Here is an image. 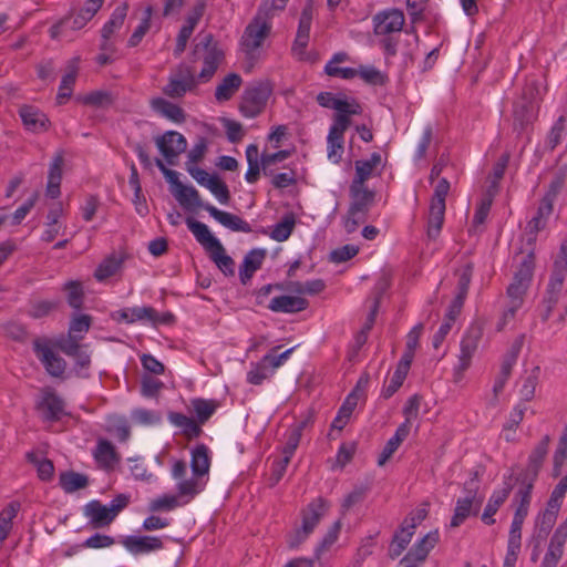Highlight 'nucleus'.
Here are the masks:
<instances>
[{
    "mask_svg": "<svg viewBox=\"0 0 567 567\" xmlns=\"http://www.w3.org/2000/svg\"><path fill=\"white\" fill-rule=\"evenodd\" d=\"M329 508V504L322 497H318L310 502L302 512V525L297 529L290 539V547L299 546L316 528L320 519L324 516Z\"/></svg>",
    "mask_w": 567,
    "mask_h": 567,
    "instance_id": "9d476101",
    "label": "nucleus"
},
{
    "mask_svg": "<svg viewBox=\"0 0 567 567\" xmlns=\"http://www.w3.org/2000/svg\"><path fill=\"white\" fill-rule=\"evenodd\" d=\"M174 196L185 208H204L206 205L202 203L199 193L193 186L178 184V189H175Z\"/></svg>",
    "mask_w": 567,
    "mask_h": 567,
    "instance_id": "de8ad7c7",
    "label": "nucleus"
},
{
    "mask_svg": "<svg viewBox=\"0 0 567 567\" xmlns=\"http://www.w3.org/2000/svg\"><path fill=\"white\" fill-rule=\"evenodd\" d=\"M450 192V182L446 178H441L431 198L427 221H426V236L431 240H435L442 230L445 216V199Z\"/></svg>",
    "mask_w": 567,
    "mask_h": 567,
    "instance_id": "423d86ee",
    "label": "nucleus"
},
{
    "mask_svg": "<svg viewBox=\"0 0 567 567\" xmlns=\"http://www.w3.org/2000/svg\"><path fill=\"white\" fill-rule=\"evenodd\" d=\"M39 409L47 421H56L64 414V402L53 390L48 389L43 392Z\"/></svg>",
    "mask_w": 567,
    "mask_h": 567,
    "instance_id": "c85d7f7f",
    "label": "nucleus"
},
{
    "mask_svg": "<svg viewBox=\"0 0 567 567\" xmlns=\"http://www.w3.org/2000/svg\"><path fill=\"white\" fill-rule=\"evenodd\" d=\"M200 83L195 76L192 66L181 63L173 70L168 76L167 84L162 92L171 99H181L187 92H193Z\"/></svg>",
    "mask_w": 567,
    "mask_h": 567,
    "instance_id": "1a4fd4ad",
    "label": "nucleus"
},
{
    "mask_svg": "<svg viewBox=\"0 0 567 567\" xmlns=\"http://www.w3.org/2000/svg\"><path fill=\"white\" fill-rule=\"evenodd\" d=\"M482 499L476 498V493L470 491L468 495L464 498H458L454 509V515L451 519V527H458L472 514L473 507L476 511L481 507Z\"/></svg>",
    "mask_w": 567,
    "mask_h": 567,
    "instance_id": "7c9ffc66",
    "label": "nucleus"
},
{
    "mask_svg": "<svg viewBox=\"0 0 567 567\" xmlns=\"http://www.w3.org/2000/svg\"><path fill=\"white\" fill-rule=\"evenodd\" d=\"M372 22L375 35H390L402 30L405 17L400 9L390 8L375 13Z\"/></svg>",
    "mask_w": 567,
    "mask_h": 567,
    "instance_id": "4468645a",
    "label": "nucleus"
},
{
    "mask_svg": "<svg viewBox=\"0 0 567 567\" xmlns=\"http://www.w3.org/2000/svg\"><path fill=\"white\" fill-rule=\"evenodd\" d=\"M204 209L219 224L233 231L250 233L251 226L237 215L220 210L210 204H206Z\"/></svg>",
    "mask_w": 567,
    "mask_h": 567,
    "instance_id": "bb28decb",
    "label": "nucleus"
},
{
    "mask_svg": "<svg viewBox=\"0 0 567 567\" xmlns=\"http://www.w3.org/2000/svg\"><path fill=\"white\" fill-rule=\"evenodd\" d=\"M208 188L212 194L219 200V203L226 205L230 199V194L227 185L218 177L214 176L210 181H208Z\"/></svg>",
    "mask_w": 567,
    "mask_h": 567,
    "instance_id": "69168bd1",
    "label": "nucleus"
},
{
    "mask_svg": "<svg viewBox=\"0 0 567 567\" xmlns=\"http://www.w3.org/2000/svg\"><path fill=\"white\" fill-rule=\"evenodd\" d=\"M554 202L542 198L536 215L529 220L528 227L533 231H538L545 227L546 219L553 213Z\"/></svg>",
    "mask_w": 567,
    "mask_h": 567,
    "instance_id": "5fc2aeb1",
    "label": "nucleus"
},
{
    "mask_svg": "<svg viewBox=\"0 0 567 567\" xmlns=\"http://www.w3.org/2000/svg\"><path fill=\"white\" fill-rule=\"evenodd\" d=\"M312 18L313 4L312 0H308L300 14L298 30L292 47V51L300 56L305 53L309 42Z\"/></svg>",
    "mask_w": 567,
    "mask_h": 567,
    "instance_id": "412c9836",
    "label": "nucleus"
},
{
    "mask_svg": "<svg viewBox=\"0 0 567 567\" xmlns=\"http://www.w3.org/2000/svg\"><path fill=\"white\" fill-rule=\"evenodd\" d=\"M34 352L47 372L52 377H61L66 368L65 360L56 354L45 342L35 341Z\"/></svg>",
    "mask_w": 567,
    "mask_h": 567,
    "instance_id": "aec40b11",
    "label": "nucleus"
},
{
    "mask_svg": "<svg viewBox=\"0 0 567 567\" xmlns=\"http://www.w3.org/2000/svg\"><path fill=\"white\" fill-rule=\"evenodd\" d=\"M241 76L237 73H229L223 81L217 85L215 91V97L218 102H225L233 97V95L241 86Z\"/></svg>",
    "mask_w": 567,
    "mask_h": 567,
    "instance_id": "79ce46f5",
    "label": "nucleus"
},
{
    "mask_svg": "<svg viewBox=\"0 0 567 567\" xmlns=\"http://www.w3.org/2000/svg\"><path fill=\"white\" fill-rule=\"evenodd\" d=\"M295 228V218L292 215H287L281 221L276 224L270 233V237L276 241L287 240Z\"/></svg>",
    "mask_w": 567,
    "mask_h": 567,
    "instance_id": "bf43d9fd",
    "label": "nucleus"
},
{
    "mask_svg": "<svg viewBox=\"0 0 567 567\" xmlns=\"http://www.w3.org/2000/svg\"><path fill=\"white\" fill-rule=\"evenodd\" d=\"M203 47L205 50L204 54V66L198 73L197 78L200 83L208 82L216 73L219 64L223 62L225 54L224 51L214 42L213 35L207 34L204 37L202 42L197 44V48Z\"/></svg>",
    "mask_w": 567,
    "mask_h": 567,
    "instance_id": "f8f14e48",
    "label": "nucleus"
},
{
    "mask_svg": "<svg viewBox=\"0 0 567 567\" xmlns=\"http://www.w3.org/2000/svg\"><path fill=\"white\" fill-rule=\"evenodd\" d=\"M20 511L19 502H11L0 512V543L6 540L12 529V520Z\"/></svg>",
    "mask_w": 567,
    "mask_h": 567,
    "instance_id": "8fccbe9b",
    "label": "nucleus"
},
{
    "mask_svg": "<svg viewBox=\"0 0 567 567\" xmlns=\"http://www.w3.org/2000/svg\"><path fill=\"white\" fill-rule=\"evenodd\" d=\"M126 256L123 252H113L104 258L94 271V278L97 281H104L105 279L114 276L122 267Z\"/></svg>",
    "mask_w": 567,
    "mask_h": 567,
    "instance_id": "4c0bfd02",
    "label": "nucleus"
},
{
    "mask_svg": "<svg viewBox=\"0 0 567 567\" xmlns=\"http://www.w3.org/2000/svg\"><path fill=\"white\" fill-rule=\"evenodd\" d=\"M350 196L352 202L349 209H352V215H367L373 200V193L369 190L364 185H355L354 183H351Z\"/></svg>",
    "mask_w": 567,
    "mask_h": 567,
    "instance_id": "2f4dec72",
    "label": "nucleus"
},
{
    "mask_svg": "<svg viewBox=\"0 0 567 567\" xmlns=\"http://www.w3.org/2000/svg\"><path fill=\"white\" fill-rule=\"evenodd\" d=\"M567 278V240L561 243L559 252L555 258L553 270L549 281L546 287L545 295L540 305L538 306V315L543 322L548 321L554 308L558 301L561 300L564 312L559 315L558 321L563 323L567 316V289L564 290L565 281Z\"/></svg>",
    "mask_w": 567,
    "mask_h": 567,
    "instance_id": "7ed1b4c3",
    "label": "nucleus"
},
{
    "mask_svg": "<svg viewBox=\"0 0 567 567\" xmlns=\"http://www.w3.org/2000/svg\"><path fill=\"white\" fill-rule=\"evenodd\" d=\"M122 545L133 555H144L161 550L164 546L163 539L158 536H126Z\"/></svg>",
    "mask_w": 567,
    "mask_h": 567,
    "instance_id": "4be33fe9",
    "label": "nucleus"
},
{
    "mask_svg": "<svg viewBox=\"0 0 567 567\" xmlns=\"http://www.w3.org/2000/svg\"><path fill=\"white\" fill-rule=\"evenodd\" d=\"M156 146L169 165H175V159L186 151V138L176 131H167L155 138Z\"/></svg>",
    "mask_w": 567,
    "mask_h": 567,
    "instance_id": "f3484780",
    "label": "nucleus"
},
{
    "mask_svg": "<svg viewBox=\"0 0 567 567\" xmlns=\"http://www.w3.org/2000/svg\"><path fill=\"white\" fill-rule=\"evenodd\" d=\"M78 63L79 58H73L68 65V71L63 75L61 83L59 85V91L56 94L58 104H64L72 95L73 87L78 76Z\"/></svg>",
    "mask_w": 567,
    "mask_h": 567,
    "instance_id": "f704fd0d",
    "label": "nucleus"
},
{
    "mask_svg": "<svg viewBox=\"0 0 567 567\" xmlns=\"http://www.w3.org/2000/svg\"><path fill=\"white\" fill-rule=\"evenodd\" d=\"M93 457L97 466L105 471H112L120 463L121 456L114 444L106 439H99L93 451Z\"/></svg>",
    "mask_w": 567,
    "mask_h": 567,
    "instance_id": "b1692460",
    "label": "nucleus"
},
{
    "mask_svg": "<svg viewBox=\"0 0 567 567\" xmlns=\"http://www.w3.org/2000/svg\"><path fill=\"white\" fill-rule=\"evenodd\" d=\"M192 475L186 476L187 464L183 460L174 461L172 477L177 481L176 491L187 498H195L202 493L207 483V475L210 467L209 450L205 444L195 446L190 460Z\"/></svg>",
    "mask_w": 567,
    "mask_h": 567,
    "instance_id": "f03ea898",
    "label": "nucleus"
},
{
    "mask_svg": "<svg viewBox=\"0 0 567 567\" xmlns=\"http://www.w3.org/2000/svg\"><path fill=\"white\" fill-rule=\"evenodd\" d=\"M194 498H187L179 495V491L174 494H163L156 498H153L148 503L150 512H171L182 505L188 504Z\"/></svg>",
    "mask_w": 567,
    "mask_h": 567,
    "instance_id": "e433bc0d",
    "label": "nucleus"
},
{
    "mask_svg": "<svg viewBox=\"0 0 567 567\" xmlns=\"http://www.w3.org/2000/svg\"><path fill=\"white\" fill-rule=\"evenodd\" d=\"M186 225L196 240L207 250L220 247V241L210 233L206 224L192 217L186 219Z\"/></svg>",
    "mask_w": 567,
    "mask_h": 567,
    "instance_id": "c756f323",
    "label": "nucleus"
},
{
    "mask_svg": "<svg viewBox=\"0 0 567 567\" xmlns=\"http://www.w3.org/2000/svg\"><path fill=\"white\" fill-rule=\"evenodd\" d=\"M564 554V547L549 542L547 551L539 567H557Z\"/></svg>",
    "mask_w": 567,
    "mask_h": 567,
    "instance_id": "774afa93",
    "label": "nucleus"
},
{
    "mask_svg": "<svg viewBox=\"0 0 567 567\" xmlns=\"http://www.w3.org/2000/svg\"><path fill=\"white\" fill-rule=\"evenodd\" d=\"M382 157L380 153H372L369 159H361L355 162V176L352 181L355 185H364V183L372 176L373 171L380 166Z\"/></svg>",
    "mask_w": 567,
    "mask_h": 567,
    "instance_id": "a19ab883",
    "label": "nucleus"
},
{
    "mask_svg": "<svg viewBox=\"0 0 567 567\" xmlns=\"http://www.w3.org/2000/svg\"><path fill=\"white\" fill-rule=\"evenodd\" d=\"M19 115L24 127L32 133L47 132L50 127V120L39 109L31 105H22Z\"/></svg>",
    "mask_w": 567,
    "mask_h": 567,
    "instance_id": "a878e982",
    "label": "nucleus"
},
{
    "mask_svg": "<svg viewBox=\"0 0 567 567\" xmlns=\"http://www.w3.org/2000/svg\"><path fill=\"white\" fill-rule=\"evenodd\" d=\"M114 318L126 323L147 322L153 327L169 326L175 321V317L172 312H158L155 308L150 306L121 309L116 311Z\"/></svg>",
    "mask_w": 567,
    "mask_h": 567,
    "instance_id": "6e6552de",
    "label": "nucleus"
},
{
    "mask_svg": "<svg viewBox=\"0 0 567 567\" xmlns=\"http://www.w3.org/2000/svg\"><path fill=\"white\" fill-rule=\"evenodd\" d=\"M511 493V487L507 486V487H504L499 491H495L487 504H486V507L483 512V515H482V520L487 524V525H492L495 523V519L493 518V516L497 513L498 508L504 504V502L507 499L508 495Z\"/></svg>",
    "mask_w": 567,
    "mask_h": 567,
    "instance_id": "a18cd8bd",
    "label": "nucleus"
},
{
    "mask_svg": "<svg viewBox=\"0 0 567 567\" xmlns=\"http://www.w3.org/2000/svg\"><path fill=\"white\" fill-rule=\"evenodd\" d=\"M316 100L321 107L336 111L327 136V156L338 164L343 155L344 133L351 126V116L360 115L362 106L354 97L342 93L320 92Z\"/></svg>",
    "mask_w": 567,
    "mask_h": 567,
    "instance_id": "f257e3e1",
    "label": "nucleus"
},
{
    "mask_svg": "<svg viewBox=\"0 0 567 567\" xmlns=\"http://www.w3.org/2000/svg\"><path fill=\"white\" fill-rule=\"evenodd\" d=\"M533 486L534 484L522 481V486L514 497V504L516 505L514 516L525 519L528 515Z\"/></svg>",
    "mask_w": 567,
    "mask_h": 567,
    "instance_id": "49530a36",
    "label": "nucleus"
},
{
    "mask_svg": "<svg viewBox=\"0 0 567 567\" xmlns=\"http://www.w3.org/2000/svg\"><path fill=\"white\" fill-rule=\"evenodd\" d=\"M127 10H128V6L126 2L117 6L114 9L113 13L111 14V18L109 19V21L103 25V28H102V39L104 41L102 43L103 50L106 49V41L112 37V34L116 30L122 28V25L124 24V21H125L126 14H127Z\"/></svg>",
    "mask_w": 567,
    "mask_h": 567,
    "instance_id": "58836bf2",
    "label": "nucleus"
},
{
    "mask_svg": "<svg viewBox=\"0 0 567 567\" xmlns=\"http://www.w3.org/2000/svg\"><path fill=\"white\" fill-rule=\"evenodd\" d=\"M482 328L480 326H471L464 333L460 343L458 362L454 368L456 374L462 375L471 365L480 341L482 339Z\"/></svg>",
    "mask_w": 567,
    "mask_h": 567,
    "instance_id": "ddd939ff",
    "label": "nucleus"
},
{
    "mask_svg": "<svg viewBox=\"0 0 567 567\" xmlns=\"http://www.w3.org/2000/svg\"><path fill=\"white\" fill-rule=\"evenodd\" d=\"M306 421L291 425L286 433V443L282 447V455L292 457L302 436Z\"/></svg>",
    "mask_w": 567,
    "mask_h": 567,
    "instance_id": "603ef678",
    "label": "nucleus"
},
{
    "mask_svg": "<svg viewBox=\"0 0 567 567\" xmlns=\"http://www.w3.org/2000/svg\"><path fill=\"white\" fill-rule=\"evenodd\" d=\"M212 260L216 264L219 270L226 276H234L235 274V261L225 251V248L220 244V247L214 248L208 251Z\"/></svg>",
    "mask_w": 567,
    "mask_h": 567,
    "instance_id": "864d4df0",
    "label": "nucleus"
},
{
    "mask_svg": "<svg viewBox=\"0 0 567 567\" xmlns=\"http://www.w3.org/2000/svg\"><path fill=\"white\" fill-rule=\"evenodd\" d=\"M220 403L215 399L195 398L190 400L192 412L195 414L199 424H205L217 411Z\"/></svg>",
    "mask_w": 567,
    "mask_h": 567,
    "instance_id": "ea45409f",
    "label": "nucleus"
},
{
    "mask_svg": "<svg viewBox=\"0 0 567 567\" xmlns=\"http://www.w3.org/2000/svg\"><path fill=\"white\" fill-rule=\"evenodd\" d=\"M421 405V396L419 394H413L410 396L403 408V415L405 417L402 424H406V429L411 430V423L419 415V410Z\"/></svg>",
    "mask_w": 567,
    "mask_h": 567,
    "instance_id": "0e129e2a",
    "label": "nucleus"
},
{
    "mask_svg": "<svg viewBox=\"0 0 567 567\" xmlns=\"http://www.w3.org/2000/svg\"><path fill=\"white\" fill-rule=\"evenodd\" d=\"M150 105L154 112L174 123H183L186 120L185 112L179 105L163 97L152 99Z\"/></svg>",
    "mask_w": 567,
    "mask_h": 567,
    "instance_id": "473e14b6",
    "label": "nucleus"
},
{
    "mask_svg": "<svg viewBox=\"0 0 567 567\" xmlns=\"http://www.w3.org/2000/svg\"><path fill=\"white\" fill-rule=\"evenodd\" d=\"M153 16V8L151 6L146 7L143 13V18L140 24L134 30L133 34L127 41L128 47H136L143 39V37L147 33L151 28V20Z\"/></svg>",
    "mask_w": 567,
    "mask_h": 567,
    "instance_id": "4d7b16f0",
    "label": "nucleus"
},
{
    "mask_svg": "<svg viewBox=\"0 0 567 567\" xmlns=\"http://www.w3.org/2000/svg\"><path fill=\"white\" fill-rule=\"evenodd\" d=\"M89 484L87 476L73 471L64 472L60 475V485L65 493L85 488Z\"/></svg>",
    "mask_w": 567,
    "mask_h": 567,
    "instance_id": "3c124183",
    "label": "nucleus"
},
{
    "mask_svg": "<svg viewBox=\"0 0 567 567\" xmlns=\"http://www.w3.org/2000/svg\"><path fill=\"white\" fill-rule=\"evenodd\" d=\"M439 539L437 530L427 533L412 546L408 554L401 559L400 564L404 567H420L425 561L430 551L435 547Z\"/></svg>",
    "mask_w": 567,
    "mask_h": 567,
    "instance_id": "2eb2a0df",
    "label": "nucleus"
},
{
    "mask_svg": "<svg viewBox=\"0 0 567 567\" xmlns=\"http://www.w3.org/2000/svg\"><path fill=\"white\" fill-rule=\"evenodd\" d=\"M167 419L174 426L182 430V433L188 439L198 437L203 430L202 424L196 419L187 416L179 412H169Z\"/></svg>",
    "mask_w": 567,
    "mask_h": 567,
    "instance_id": "c9c22d12",
    "label": "nucleus"
},
{
    "mask_svg": "<svg viewBox=\"0 0 567 567\" xmlns=\"http://www.w3.org/2000/svg\"><path fill=\"white\" fill-rule=\"evenodd\" d=\"M307 299L298 296H278L270 300L268 309L274 312L296 313L308 308Z\"/></svg>",
    "mask_w": 567,
    "mask_h": 567,
    "instance_id": "cd10ccee",
    "label": "nucleus"
},
{
    "mask_svg": "<svg viewBox=\"0 0 567 567\" xmlns=\"http://www.w3.org/2000/svg\"><path fill=\"white\" fill-rule=\"evenodd\" d=\"M523 340H524L523 336L517 338L513 342L509 350L503 358L499 373L496 377L494 385H493V392H494L495 396H497L503 391L507 380L509 379V377L512 374V370L517 362L518 354L523 347Z\"/></svg>",
    "mask_w": 567,
    "mask_h": 567,
    "instance_id": "a211bd4d",
    "label": "nucleus"
},
{
    "mask_svg": "<svg viewBox=\"0 0 567 567\" xmlns=\"http://www.w3.org/2000/svg\"><path fill=\"white\" fill-rule=\"evenodd\" d=\"M290 156V152L282 150L272 154L262 153L259 154V148L256 144H249L246 148V159L248 163V169L245 175V179L249 184H255L260 176V171L265 175H272L271 167L284 162Z\"/></svg>",
    "mask_w": 567,
    "mask_h": 567,
    "instance_id": "39448f33",
    "label": "nucleus"
},
{
    "mask_svg": "<svg viewBox=\"0 0 567 567\" xmlns=\"http://www.w3.org/2000/svg\"><path fill=\"white\" fill-rule=\"evenodd\" d=\"M409 434L410 430L406 429V424H400L394 435L390 437L386 444L384 445L379 456L378 464L380 466L384 465L386 461L391 458V456L399 449L401 443L409 436Z\"/></svg>",
    "mask_w": 567,
    "mask_h": 567,
    "instance_id": "c03bdc74",
    "label": "nucleus"
},
{
    "mask_svg": "<svg viewBox=\"0 0 567 567\" xmlns=\"http://www.w3.org/2000/svg\"><path fill=\"white\" fill-rule=\"evenodd\" d=\"M539 368L533 369L532 373L527 375L519 389L520 402L525 403L533 400L535 396L536 386L538 384Z\"/></svg>",
    "mask_w": 567,
    "mask_h": 567,
    "instance_id": "13d9d810",
    "label": "nucleus"
},
{
    "mask_svg": "<svg viewBox=\"0 0 567 567\" xmlns=\"http://www.w3.org/2000/svg\"><path fill=\"white\" fill-rule=\"evenodd\" d=\"M272 17L270 8L260 6L252 20L246 27L241 37V47L248 56L254 58L256 51L270 34Z\"/></svg>",
    "mask_w": 567,
    "mask_h": 567,
    "instance_id": "20e7f679",
    "label": "nucleus"
},
{
    "mask_svg": "<svg viewBox=\"0 0 567 567\" xmlns=\"http://www.w3.org/2000/svg\"><path fill=\"white\" fill-rule=\"evenodd\" d=\"M527 90L529 97H526L525 92L523 101L515 103L513 111V132L516 134L517 138H523L525 136L526 141L529 140L528 130L538 112V104L532 100L534 87H527Z\"/></svg>",
    "mask_w": 567,
    "mask_h": 567,
    "instance_id": "9b49d317",
    "label": "nucleus"
},
{
    "mask_svg": "<svg viewBox=\"0 0 567 567\" xmlns=\"http://www.w3.org/2000/svg\"><path fill=\"white\" fill-rule=\"evenodd\" d=\"M527 410V406L523 402H518L509 413V416L507 421L503 425L502 433L504 435V439L507 442H512L515 440V433L518 429L519 424L524 420L525 412Z\"/></svg>",
    "mask_w": 567,
    "mask_h": 567,
    "instance_id": "37998d69",
    "label": "nucleus"
},
{
    "mask_svg": "<svg viewBox=\"0 0 567 567\" xmlns=\"http://www.w3.org/2000/svg\"><path fill=\"white\" fill-rule=\"evenodd\" d=\"M68 291V302L74 309H80L83 305V288L79 281H69L64 286Z\"/></svg>",
    "mask_w": 567,
    "mask_h": 567,
    "instance_id": "052dcab7",
    "label": "nucleus"
},
{
    "mask_svg": "<svg viewBox=\"0 0 567 567\" xmlns=\"http://www.w3.org/2000/svg\"><path fill=\"white\" fill-rule=\"evenodd\" d=\"M533 278V265L525 259L514 275L513 281L506 289L507 299L524 303V299Z\"/></svg>",
    "mask_w": 567,
    "mask_h": 567,
    "instance_id": "dca6fc26",
    "label": "nucleus"
},
{
    "mask_svg": "<svg viewBox=\"0 0 567 567\" xmlns=\"http://www.w3.org/2000/svg\"><path fill=\"white\" fill-rule=\"evenodd\" d=\"M271 370L267 365L266 362H262V359L260 362L256 363L251 367V369L247 373V381L250 384L259 385L271 375Z\"/></svg>",
    "mask_w": 567,
    "mask_h": 567,
    "instance_id": "680f3d73",
    "label": "nucleus"
},
{
    "mask_svg": "<svg viewBox=\"0 0 567 567\" xmlns=\"http://www.w3.org/2000/svg\"><path fill=\"white\" fill-rule=\"evenodd\" d=\"M414 535L413 524L410 527L401 525L400 529L394 534L392 543L390 545L391 558L399 557L410 544Z\"/></svg>",
    "mask_w": 567,
    "mask_h": 567,
    "instance_id": "09e8293b",
    "label": "nucleus"
},
{
    "mask_svg": "<svg viewBox=\"0 0 567 567\" xmlns=\"http://www.w3.org/2000/svg\"><path fill=\"white\" fill-rule=\"evenodd\" d=\"M91 327V317L87 315H79L75 316L69 327V334L80 338H83V334L89 331Z\"/></svg>",
    "mask_w": 567,
    "mask_h": 567,
    "instance_id": "338daca9",
    "label": "nucleus"
},
{
    "mask_svg": "<svg viewBox=\"0 0 567 567\" xmlns=\"http://www.w3.org/2000/svg\"><path fill=\"white\" fill-rule=\"evenodd\" d=\"M83 515L93 529L109 527L114 522L107 505L102 504L97 499L90 501L83 506Z\"/></svg>",
    "mask_w": 567,
    "mask_h": 567,
    "instance_id": "5701e85b",
    "label": "nucleus"
},
{
    "mask_svg": "<svg viewBox=\"0 0 567 567\" xmlns=\"http://www.w3.org/2000/svg\"><path fill=\"white\" fill-rule=\"evenodd\" d=\"M357 72L364 82L372 85H383L388 80L386 75L374 66H361Z\"/></svg>",
    "mask_w": 567,
    "mask_h": 567,
    "instance_id": "e2e57ef3",
    "label": "nucleus"
},
{
    "mask_svg": "<svg viewBox=\"0 0 567 567\" xmlns=\"http://www.w3.org/2000/svg\"><path fill=\"white\" fill-rule=\"evenodd\" d=\"M105 0H86L79 9L72 10L68 19L72 30H81L99 12Z\"/></svg>",
    "mask_w": 567,
    "mask_h": 567,
    "instance_id": "393cba45",
    "label": "nucleus"
},
{
    "mask_svg": "<svg viewBox=\"0 0 567 567\" xmlns=\"http://www.w3.org/2000/svg\"><path fill=\"white\" fill-rule=\"evenodd\" d=\"M266 258L265 249H252L244 258L239 268V278L241 284L246 285L254 274L261 267Z\"/></svg>",
    "mask_w": 567,
    "mask_h": 567,
    "instance_id": "72a5a7b5",
    "label": "nucleus"
},
{
    "mask_svg": "<svg viewBox=\"0 0 567 567\" xmlns=\"http://www.w3.org/2000/svg\"><path fill=\"white\" fill-rule=\"evenodd\" d=\"M549 442V435H545L533 449L522 481L534 484L548 453Z\"/></svg>",
    "mask_w": 567,
    "mask_h": 567,
    "instance_id": "6ab92c4d",
    "label": "nucleus"
},
{
    "mask_svg": "<svg viewBox=\"0 0 567 567\" xmlns=\"http://www.w3.org/2000/svg\"><path fill=\"white\" fill-rule=\"evenodd\" d=\"M271 92L268 82H256L247 86L241 95L240 113L248 118L258 116L265 110Z\"/></svg>",
    "mask_w": 567,
    "mask_h": 567,
    "instance_id": "0eeeda50",
    "label": "nucleus"
},
{
    "mask_svg": "<svg viewBox=\"0 0 567 567\" xmlns=\"http://www.w3.org/2000/svg\"><path fill=\"white\" fill-rule=\"evenodd\" d=\"M27 460L37 467L38 476L41 481H51L54 474V465L48 458H39L37 453H27Z\"/></svg>",
    "mask_w": 567,
    "mask_h": 567,
    "instance_id": "6e6d98bb",
    "label": "nucleus"
}]
</instances>
